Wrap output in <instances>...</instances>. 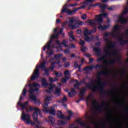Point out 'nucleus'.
Returning <instances> with one entry per match:
<instances>
[{"label":"nucleus","mask_w":128,"mask_h":128,"mask_svg":"<svg viewBox=\"0 0 128 128\" xmlns=\"http://www.w3.org/2000/svg\"><path fill=\"white\" fill-rule=\"evenodd\" d=\"M108 34H110L113 38H116V36H118V34H116L114 32H106L105 33L104 35V42H106V44H109L108 45L106 46V49L104 50L106 54L104 56L101 57L100 58H98L96 60V62H102V60H104V58H108V56H116L118 54V51H114L113 52H110V50H112L116 48V43L114 42H112L108 40Z\"/></svg>","instance_id":"nucleus-1"},{"label":"nucleus","mask_w":128,"mask_h":128,"mask_svg":"<svg viewBox=\"0 0 128 128\" xmlns=\"http://www.w3.org/2000/svg\"><path fill=\"white\" fill-rule=\"evenodd\" d=\"M107 84L106 82H102L101 84H98V86H92V84H88L86 85V88H92L94 92H96V90H100V96H102L103 94V96H106V95L108 94V96H110V94H112V91H107L104 92V86H106Z\"/></svg>","instance_id":"nucleus-2"},{"label":"nucleus","mask_w":128,"mask_h":128,"mask_svg":"<svg viewBox=\"0 0 128 128\" xmlns=\"http://www.w3.org/2000/svg\"><path fill=\"white\" fill-rule=\"evenodd\" d=\"M60 34H62V29L60 30V32H56L54 34H52L50 36V40L46 43V45L43 47V50H46V48L48 49L46 54L49 56H52L54 54V51L52 50V39L58 38Z\"/></svg>","instance_id":"nucleus-3"},{"label":"nucleus","mask_w":128,"mask_h":128,"mask_svg":"<svg viewBox=\"0 0 128 128\" xmlns=\"http://www.w3.org/2000/svg\"><path fill=\"white\" fill-rule=\"evenodd\" d=\"M22 120L24 122H26V124H31L32 126L36 125V122L32 121L30 120V115L29 114H26L24 112L22 113Z\"/></svg>","instance_id":"nucleus-4"},{"label":"nucleus","mask_w":128,"mask_h":128,"mask_svg":"<svg viewBox=\"0 0 128 128\" xmlns=\"http://www.w3.org/2000/svg\"><path fill=\"white\" fill-rule=\"evenodd\" d=\"M43 108L42 112H50V114H52V116H56V110H54V108H52L48 110V104L46 102L44 104L42 105Z\"/></svg>","instance_id":"nucleus-5"},{"label":"nucleus","mask_w":128,"mask_h":128,"mask_svg":"<svg viewBox=\"0 0 128 128\" xmlns=\"http://www.w3.org/2000/svg\"><path fill=\"white\" fill-rule=\"evenodd\" d=\"M40 78V66L37 65L36 66L35 70L33 72V74L30 78V80H36Z\"/></svg>","instance_id":"nucleus-6"},{"label":"nucleus","mask_w":128,"mask_h":128,"mask_svg":"<svg viewBox=\"0 0 128 128\" xmlns=\"http://www.w3.org/2000/svg\"><path fill=\"white\" fill-rule=\"evenodd\" d=\"M38 114L40 116V109L38 108L34 112L32 116L34 122H36L38 126H39V124H40V122L38 121Z\"/></svg>","instance_id":"nucleus-7"},{"label":"nucleus","mask_w":128,"mask_h":128,"mask_svg":"<svg viewBox=\"0 0 128 128\" xmlns=\"http://www.w3.org/2000/svg\"><path fill=\"white\" fill-rule=\"evenodd\" d=\"M26 86H29L30 88V94H29V98H34V96H36V95L34 94V92H38L40 90V88H33L32 87V85H30V84L26 85Z\"/></svg>","instance_id":"nucleus-8"},{"label":"nucleus","mask_w":128,"mask_h":128,"mask_svg":"<svg viewBox=\"0 0 128 128\" xmlns=\"http://www.w3.org/2000/svg\"><path fill=\"white\" fill-rule=\"evenodd\" d=\"M40 68L42 70H44V74L43 76H48L50 74V70L48 68H46V61L43 62L40 65Z\"/></svg>","instance_id":"nucleus-9"},{"label":"nucleus","mask_w":128,"mask_h":128,"mask_svg":"<svg viewBox=\"0 0 128 128\" xmlns=\"http://www.w3.org/2000/svg\"><path fill=\"white\" fill-rule=\"evenodd\" d=\"M104 68V66L98 64L96 66H87L83 68V70H90L93 68Z\"/></svg>","instance_id":"nucleus-10"},{"label":"nucleus","mask_w":128,"mask_h":128,"mask_svg":"<svg viewBox=\"0 0 128 128\" xmlns=\"http://www.w3.org/2000/svg\"><path fill=\"white\" fill-rule=\"evenodd\" d=\"M92 106L98 112H102V108L98 105V102L96 100H94L92 102Z\"/></svg>","instance_id":"nucleus-11"},{"label":"nucleus","mask_w":128,"mask_h":128,"mask_svg":"<svg viewBox=\"0 0 128 128\" xmlns=\"http://www.w3.org/2000/svg\"><path fill=\"white\" fill-rule=\"evenodd\" d=\"M116 60L118 62H120V58L118 57L116 59L113 58L109 61H104V64H108L109 66H114L116 62Z\"/></svg>","instance_id":"nucleus-12"},{"label":"nucleus","mask_w":128,"mask_h":128,"mask_svg":"<svg viewBox=\"0 0 128 128\" xmlns=\"http://www.w3.org/2000/svg\"><path fill=\"white\" fill-rule=\"evenodd\" d=\"M102 16L104 18H106V16H108V14L104 13L103 14H100L98 15V18H96V21L98 22L99 24H102V21L104 20V19L102 18Z\"/></svg>","instance_id":"nucleus-13"},{"label":"nucleus","mask_w":128,"mask_h":128,"mask_svg":"<svg viewBox=\"0 0 128 128\" xmlns=\"http://www.w3.org/2000/svg\"><path fill=\"white\" fill-rule=\"evenodd\" d=\"M126 12L125 11H124L122 12V15L118 19V22H120V24H126L128 22V20L124 18V16L126 14Z\"/></svg>","instance_id":"nucleus-14"},{"label":"nucleus","mask_w":128,"mask_h":128,"mask_svg":"<svg viewBox=\"0 0 128 128\" xmlns=\"http://www.w3.org/2000/svg\"><path fill=\"white\" fill-rule=\"evenodd\" d=\"M18 104L19 106H20L22 110H24L26 109V106L28 104V102H26L24 103H20L18 102Z\"/></svg>","instance_id":"nucleus-15"},{"label":"nucleus","mask_w":128,"mask_h":128,"mask_svg":"<svg viewBox=\"0 0 128 128\" xmlns=\"http://www.w3.org/2000/svg\"><path fill=\"white\" fill-rule=\"evenodd\" d=\"M30 100H32V102H34L35 104H36V106H40V100L36 99V96H34V97H32V98H30Z\"/></svg>","instance_id":"nucleus-16"},{"label":"nucleus","mask_w":128,"mask_h":128,"mask_svg":"<svg viewBox=\"0 0 128 128\" xmlns=\"http://www.w3.org/2000/svg\"><path fill=\"white\" fill-rule=\"evenodd\" d=\"M97 76H108V71H100L97 74Z\"/></svg>","instance_id":"nucleus-17"},{"label":"nucleus","mask_w":128,"mask_h":128,"mask_svg":"<svg viewBox=\"0 0 128 128\" xmlns=\"http://www.w3.org/2000/svg\"><path fill=\"white\" fill-rule=\"evenodd\" d=\"M76 12H78V10H76V8H75L73 10H69L68 11V13L67 14L68 16H74V14H76Z\"/></svg>","instance_id":"nucleus-18"},{"label":"nucleus","mask_w":128,"mask_h":128,"mask_svg":"<svg viewBox=\"0 0 128 128\" xmlns=\"http://www.w3.org/2000/svg\"><path fill=\"white\" fill-rule=\"evenodd\" d=\"M93 50L94 52H97L96 53V56H102V54L100 52H102V50H100V48H93Z\"/></svg>","instance_id":"nucleus-19"},{"label":"nucleus","mask_w":128,"mask_h":128,"mask_svg":"<svg viewBox=\"0 0 128 128\" xmlns=\"http://www.w3.org/2000/svg\"><path fill=\"white\" fill-rule=\"evenodd\" d=\"M86 88H88V87H84V88H82V90H80V96H81V98H84V92H86Z\"/></svg>","instance_id":"nucleus-20"},{"label":"nucleus","mask_w":128,"mask_h":128,"mask_svg":"<svg viewBox=\"0 0 128 128\" xmlns=\"http://www.w3.org/2000/svg\"><path fill=\"white\" fill-rule=\"evenodd\" d=\"M66 6H68V4H66L64 7L63 8L62 10V14L65 13V14H67L68 12V10L70 9L68 8H66Z\"/></svg>","instance_id":"nucleus-21"},{"label":"nucleus","mask_w":128,"mask_h":128,"mask_svg":"<svg viewBox=\"0 0 128 128\" xmlns=\"http://www.w3.org/2000/svg\"><path fill=\"white\" fill-rule=\"evenodd\" d=\"M62 90V88H56L55 89V94H56V96H60L62 92H60V90Z\"/></svg>","instance_id":"nucleus-22"},{"label":"nucleus","mask_w":128,"mask_h":128,"mask_svg":"<svg viewBox=\"0 0 128 128\" xmlns=\"http://www.w3.org/2000/svg\"><path fill=\"white\" fill-rule=\"evenodd\" d=\"M68 113L69 114V115L67 117H66V120H70V118H72V114H74V113L70 110H68Z\"/></svg>","instance_id":"nucleus-23"},{"label":"nucleus","mask_w":128,"mask_h":128,"mask_svg":"<svg viewBox=\"0 0 128 128\" xmlns=\"http://www.w3.org/2000/svg\"><path fill=\"white\" fill-rule=\"evenodd\" d=\"M27 92H28V90L26 88H24L23 90L22 94L20 96V100H22L24 99V98H22V96H25Z\"/></svg>","instance_id":"nucleus-24"},{"label":"nucleus","mask_w":128,"mask_h":128,"mask_svg":"<svg viewBox=\"0 0 128 128\" xmlns=\"http://www.w3.org/2000/svg\"><path fill=\"white\" fill-rule=\"evenodd\" d=\"M92 31L90 30H88V28H86L84 32H83V34L84 36H88V34H92Z\"/></svg>","instance_id":"nucleus-25"},{"label":"nucleus","mask_w":128,"mask_h":128,"mask_svg":"<svg viewBox=\"0 0 128 128\" xmlns=\"http://www.w3.org/2000/svg\"><path fill=\"white\" fill-rule=\"evenodd\" d=\"M42 86H48V83L46 82V80L45 78H42Z\"/></svg>","instance_id":"nucleus-26"},{"label":"nucleus","mask_w":128,"mask_h":128,"mask_svg":"<svg viewBox=\"0 0 128 128\" xmlns=\"http://www.w3.org/2000/svg\"><path fill=\"white\" fill-rule=\"evenodd\" d=\"M78 122L80 124V126H86V128H90V126H87L84 122H82L80 121V120H79L78 121Z\"/></svg>","instance_id":"nucleus-27"},{"label":"nucleus","mask_w":128,"mask_h":128,"mask_svg":"<svg viewBox=\"0 0 128 128\" xmlns=\"http://www.w3.org/2000/svg\"><path fill=\"white\" fill-rule=\"evenodd\" d=\"M68 102V98L66 96V95H64L63 98H62L61 100L58 101V102L64 104V102Z\"/></svg>","instance_id":"nucleus-28"},{"label":"nucleus","mask_w":128,"mask_h":128,"mask_svg":"<svg viewBox=\"0 0 128 128\" xmlns=\"http://www.w3.org/2000/svg\"><path fill=\"white\" fill-rule=\"evenodd\" d=\"M58 124L59 126H64V124H68V122L66 121L59 120L58 122Z\"/></svg>","instance_id":"nucleus-29"},{"label":"nucleus","mask_w":128,"mask_h":128,"mask_svg":"<svg viewBox=\"0 0 128 128\" xmlns=\"http://www.w3.org/2000/svg\"><path fill=\"white\" fill-rule=\"evenodd\" d=\"M54 90V86H50V87L48 88V90H46V92H48V94H50L52 91Z\"/></svg>","instance_id":"nucleus-30"},{"label":"nucleus","mask_w":128,"mask_h":128,"mask_svg":"<svg viewBox=\"0 0 128 128\" xmlns=\"http://www.w3.org/2000/svg\"><path fill=\"white\" fill-rule=\"evenodd\" d=\"M72 92H76V90L72 89L71 91L68 93V96H69V98H72L74 96V94Z\"/></svg>","instance_id":"nucleus-31"},{"label":"nucleus","mask_w":128,"mask_h":128,"mask_svg":"<svg viewBox=\"0 0 128 128\" xmlns=\"http://www.w3.org/2000/svg\"><path fill=\"white\" fill-rule=\"evenodd\" d=\"M49 120L51 122L52 124H54V122H56V120H54V118L52 116H49Z\"/></svg>","instance_id":"nucleus-32"},{"label":"nucleus","mask_w":128,"mask_h":128,"mask_svg":"<svg viewBox=\"0 0 128 128\" xmlns=\"http://www.w3.org/2000/svg\"><path fill=\"white\" fill-rule=\"evenodd\" d=\"M84 38L86 42H90L92 41V38H90V37L88 36H84Z\"/></svg>","instance_id":"nucleus-33"},{"label":"nucleus","mask_w":128,"mask_h":128,"mask_svg":"<svg viewBox=\"0 0 128 128\" xmlns=\"http://www.w3.org/2000/svg\"><path fill=\"white\" fill-rule=\"evenodd\" d=\"M113 30H114V32L119 31L120 30V26H118V24H116L115 26H114V27L113 28Z\"/></svg>","instance_id":"nucleus-34"},{"label":"nucleus","mask_w":128,"mask_h":128,"mask_svg":"<svg viewBox=\"0 0 128 128\" xmlns=\"http://www.w3.org/2000/svg\"><path fill=\"white\" fill-rule=\"evenodd\" d=\"M69 26L72 28V30H76L77 28H78V25H76V24H69Z\"/></svg>","instance_id":"nucleus-35"},{"label":"nucleus","mask_w":128,"mask_h":128,"mask_svg":"<svg viewBox=\"0 0 128 128\" xmlns=\"http://www.w3.org/2000/svg\"><path fill=\"white\" fill-rule=\"evenodd\" d=\"M54 74L56 78H62V74L61 72L59 73L58 72H55Z\"/></svg>","instance_id":"nucleus-36"},{"label":"nucleus","mask_w":128,"mask_h":128,"mask_svg":"<svg viewBox=\"0 0 128 128\" xmlns=\"http://www.w3.org/2000/svg\"><path fill=\"white\" fill-rule=\"evenodd\" d=\"M86 118L88 120H92V119L94 118V116H92V115H88L86 114Z\"/></svg>","instance_id":"nucleus-37"},{"label":"nucleus","mask_w":128,"mask_h":128,"mask_svg":"<svg viewBox=\"0 0 128 128\" xmlns=\"http://www.w3.org/2000/svg\"><path fill=\"white\" fill-rule=\"evenodd\" d=\"M68 44V42L66 41V40H64L61 42V44L64 46L65 48H68V45L66 44Z\"/></svg>","instance_id":"nucleus-38"},{"label":"nucleus","mask_w":128,"mask_h":128,"mask_svg":"<svg viewBox=\"0 0 128 128\" xmlns=\"http://www.w3.org/2000/svg\"><path fill=\"white\" fill-rule=\"evenodd\" d=\"M30 86H32V88H38L37 86H40V84L36 83V82H34L32 83V84H30Z\"/></svg>","instance_id":"nucleus-39"},{"label":"nucleus","mask_w":128,"mask_h":128,"mask_svg":"<svg viewBox=\"0 0 128 128\" xmlns=\"http://www.w3.org/2000/svg\"><path fill=\"white\" fill-rule=\"evenodd\" d=\"M49 80L50 82H58V79L56 78H50Z\"/></svg>","instance_id":"nucleus-40"},{"label":"nucleus","mask_w":128,"mask_h":128,"mask_svg":"<svg viewBox=\"0 0 128 128\" xmlns=\"http://www.w3.org/2000/svg\"><path fill=\"white\" fill-rule=\"evenodd\" d=\"M90 26H96V23H94V20H89L88 22Z\"/></svg>","instance_id":"nucleus-41"},{"label":"nucleus","mask_w":128,"mask_h":128,"mask_svg":"<svg viewBox=\"0 0 128 128\" xmlns=\"http://www.w3.org/2000/svg\"><path fill=\"white\" fill-rule=\"evenodd\" d=\"M110 24H108L107 26L104 25L102 26V30H108V28H110Z\"/></svg>","instance_id":"nucleus-42"},{"label":"nucleus","mask_w":128,"mask_h":128,"mask_svg":"<svg viewBox=\"0 0 128 128\" xmlns=\"http://www.w3.org/2000/svg\"><path fill=\"white\" fill-rule=\"evenodd\" d=\"M100 4H100V3H97L96 4H90L88 5V6H89V8H92V7L94 8V6H100Z\"/></svg>","instance_id":"nucleus-43"},{"label":"nucleus","mask_w":128,"mask_h":128,"mask_svg":"<svg viewBox=\"0 0 128 128\" xmlns=\"http://www.w3.org/2000/svg\"><path fill=\"white\" fill-rule=\"evenodd\" d=\"M70 42H73V40H76V38H74V36L72 34H71L70 36Z\"/></svg>","instance_id":"nucleus-44"},{"label":"nucleus","mask_w":128,"mask_h":128,"mask_svg":"<svg viewBox=\"0 0 128 128\" xmlns=\"http://www.w3.org/2000/svg\"><path fill=\"white\" fill-rule=\"evenodd\" d=\"M50 100H52V97H50V96H46V97L45 98V102H44V104H45L46 102V104H48V102H50Z\"/></svg>","instance_id":"nucleus-45"},{"label":"nucleus","mask_w":128,"mask_h":128,"mask_svg":"<svg viewBox=\"0 0 128 128\" xmlns=\"http://www.w3.org/2000/svg\"><path fill=\"white\" fill-rule=\"evenodd\" d=\"M57 117L58 118H61L62 120L64 118V115L62 114H56Z\"/></svg>","instance_id":"nucleus-46"},{"label":"nucleus","mask_w":128,"mask_h":128,"mask_svg":"<svg viewBox=\"0 0 128 128\" xmlns=\"http://www.w3.org/2000/svg\"><path fill=\"white\" fill-rule=\"evenodd\" d=\"M62 54H57L54 56V58H57V60H60V58H62Z\"/></svg>","instance_id":"nucleus-47"},{"label":"nucleus","mask_w":128,"mask_h":128,"mask_svg":"<svg viewBox=\"0 0 128 128\" xmlns=\"http://www.w3.org/2000/svg\"><path fill=\"white\" fill-rule=\"evenodd\" d=\"M96 82L98 84H98H102V80L100 77H99L97 78Z\"/></svg>","instance_id":"nucleus-48"},{"label":"nucleus","mask_w":128,"mask_h":128,"mask_svg":"<svg viewBox=\"0 0 128 128\" xmlns=\"http://www.w3.org/2000/svg\"><path fill=\"white\" fill-rule=\"evenodd\" d=\"M69 22H70V24H74V17H72V18H70Z\"/></svg>","instance_id":"nucleus-49"},{"label":"nucleus","mask_w":128,"mask_h":128,"mask_svg":"<svg viewBox=\"0 0 128 128\" xmlns=\"http://www.w3.org/2000/svg\"><path fill=\"white\" fill-rule=\"evenodd\" d=\"M126 72V70H124L120 72V76L121 78H124V73Z\"/></svg>","instance_id":"nucleus-50"},{"label":"nucleus","mask_w":128,"mask_h":128,"mask_svg":"<svg viewBox=\"0 0 128 128\" xmlns=\"http://www.w3.org/2000/svg\"><path fill=\"white\" fill-rule=\"evenodd\" d=\"M70 62H66L64 64V68H69L70 66Z\"/></svg>","instance_id":"nucleus-51"},{"label":"nucleus","mask_w":128,"mask_h":128,"mask_svg":"<svg viewBox=\"0 0 128 128\" xmlns=\"http://www.w3.org/2000/svg\"><path fill=\"white\" fill-rule=\"evenodd\" d=\"M86 48H87L86 46H82L81 51L82 52H86Z\"/></svg>","instance_id":"nucleus-52"},{"label":"nucleus","mask_w":128,"mask_h":128,"mask_svg":"<svg viewBox=\"0 0 128 128\" xmlns=\"http://www.w3.org/2000/svg\"><path fill=\"white\" fill-rule=\"evenodd\" d=\"M79 44H80L82 46H84V44H86V42H84V41L82 40H80V42Z\"/></svg>","instance_id":"nucleus-53"},{"label":"nucleus","mask_w":128,"mask_h":128,"mask_svg":"<svg viewBox=\"0 0 128 128\" xmlns=\"http://www.w3.org/2000/svg\"><path fill=\"white\" fill-rule=\"evenodd\" d=\"M38 108H36V107H35V108H32V107H30L29 108V110H30V112H32V110H38Z\"/></svg>","instance_id":"nucleus-54"},{"label":"nucleus","mask_w":128,"mask_h":128,"mask_svg":"<svg viewBox=\"0 0 128 128\" xmlns=\"http://www.w3.org/2000/svg\"><path fill=\"white\" fill-rule=\"evenodd\" d=\"M81 18H82V20H86V18H87L86 14H84L83 15H82L81 16Z\"/></svg>","instance_id":"nucleus-55"},{"label":"nucleus","mask_w":128,"mask_h":128,"mask_svg":"<svg viewBox=\"0 0 128 128\" xmlns=\"http://www.w3.org/2000/svg\"><path fill=\"white\" fill-rule=\"evenodd\" d=\"M68 46H70V48H76V46L74 44H71Z\"/></svg>","instance_id":"nucleus-56"},{"label":"nucleus","mask_w":128,"mask_h":128,"mask_svg":"<svg viewBox=\"0 0 128 128\" xmlns=\"http://www.w3.org/2000/svg\"><path fill=\"white\" fill-rule=\"evenodd\" d=\"M116 106H122V103L120 102V101H116L115 103Z\"/></svg>","instance_id":"nucleus-57"},{"label":"nucleus","mask_w":128,"mask_h":128,"mask_svg":"<svg viewBox=\"0 0 128 128\" xmlns=\"http://www.w3.org/2000/svg\"><path fill=\"white\" fill-rule=\"evenodd\" d=\"M77 68H78V72H82V64H80L79 66L77 67Z\"/></svg>","instance_id":"nucleus-58"},{"label":"nucleus","mask_w":128,"mask_h":128,"mask_svg":"<svg viewBox=\"0 0 128 128\" xmlns=\"http://www.w3.org/2000/svg\"><path fill=\"white\" fill-rule=\"evenodd\" d=\"M76 81V84H76V86H80V84H82V82H78V80H74Z\"/></svg>","instance_id":"nucleus-59"},{"label":"nucleus","mask_w":128,"mask_h":128,"mask_svg":"<svg viewBox=\"0 0 128 128\" xmlns=\"http://www.w3.org/2000/svg\"><path fill=\"white\" fill-rule=\"evenodd\" d=\"M61 82L62 84H66L68 81L66 80V78H64L62 79Z\"/></svg>","instance_id":"nucleus-60"},{"label":"nucleus","mask_w":128,"mask_h":128,"mask_svg":"<svg viewBox=\"0 0 128 128\" xmlns=\"http://www.w3.org/2000/svg\"><path fill=\"white\" fill-rule=\"evenodd\" d=\"M64 74V76H70V71L68 70H65Z\"/></svg>","instance_id":"nucleus-61"},{"label":"nucleus","mask_w":128,"mask_h":128,"mask_svg":"<svg viewBox=\"0 0 128 128\" xmlns=\"http://www.w3.org/2000/svg\"><path fill=\"white\" fill-rule=\"evenodd\" d=\"M100 8L102 9H105L106 8V4H102L100 6Z\"/></svg>","instance_id":"nucleus-62"},{"label":"nucleus","mask_w":128,"mask_h":128,"mask_svg":"<svg viewBox=\"0 0 128 128\" xmlns=\"http://www.w3.org/2000/svg\"><path fill=\"white\" fill-rule=\"evenodd\" d=\"M64 52L66 54H70V50L66 49L65 50H64Z\"/></svg>","instance_id":"nucleus-63"},{"label":"nucleus","mask_w":128,"mask_h":128,"mask_svg":"<svg viewBox=\"0 0 128 128\" xmlns=\"http://www.w3.org/2000/svg\"><path fill=\"white\" fill-rule=\"evenodd\" d=\"M78 64V62H75L74 63V66L76 68H78V67L79 66Z\"/></svg>","instance_id":"nucleus-64"}]
</instances>
